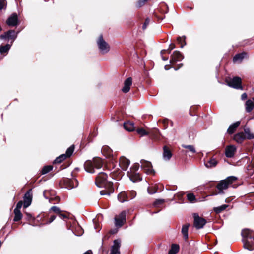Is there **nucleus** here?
I'll list each match as a JSON object with an SVG mask.
<instances>
[{
  "label": "nucleus",
  "mask_w": 254,
  "mask_h": 254,
  "mask_svg": "<svg viewBox=\"0 0 254 254\" xmlns=\"http://www.w3.org/2000/svg\"><path fill=\"white\" fill-rule=\"evenodd\" d=\"M108 175L104 172H99L96 177L95 184L99 188H105L109 189L108 190H102L100 191L101 195L110 196L113 192V183L108 181Z\"/></svg>",
  "instance_id": "f257e3e1"
},
{
  "label": "nucleus",
  "mask_w": 254,
  "mask_h": 254,
  "mask_svg": "<svg viewBox=\"0 0 254 254\" xmlns=\"http://www.w3.org/2000/svg\"><path fill=\"white\" fill-rule=\"evenodd\" d=\"M243 248L249 251L254 250V231L250 229H244L241 232Z\"/></svg>",
  "instance_id": "f03ea898"
},
{
  "label": "nucleus",
  "mask_w": 254,
  "mask_h": 254,
  "mask_svg": "<svg viewBox=\"0 0 254 254\" xmlns=\"http://www.w3.org/2000/svg\"><path fill=\"white\" fill-rule=\"evenodd\" d=\"M237 180V177L231 176L228 177L224 180L220 181L216 186L218 192L215 195L224 193V190H227L230 185Z\"/></svg>",
  "instance_id": "7ed1b4c3"
},
{
  "label": "nucleus",
  "mask_w": 254,
  "mask_h": 254,
  "mask_svg": "<svg viewBox=\"0 0 254 254\" xmlns=\"http://www.w3.org/2000/svg\"><path fill=\"white\" fill-rule=\"evenodd\" d=\"M102 161L100 158H95L93 161L87 160L84 164L85 170L90 173H95L94 169H99L102 167Z\"/></svg>",
  "instance_id": "20e7f679"
},
{
  "label": "nucleus",
  "mask_w": 254,
  "mask_h": 254,
  "mask_svg": "<svg viewBox=\"0 0 254 254\" xmlns=\"http://www.w3.org/2000/svg\"><path fill=\"white\" fill-rule=\"evenodd\" d=\"M97 44L100 52L103 54L107 53L110 51V46L104 39L102 35H100L97 41Z\"/></svg>",
  "instance_id": "39448f33"
},
{
  "label": "nucleus",
  "mask_w": 254,
  "mask_h": 254,
  "mask_svg": "<svg viewBox=\"0 0 254 254\" xmlns=\"http://www.w3.org/2000/svg\"><path fill=\"white\" fill-rule=\"evenodd\" d=\"M74 150V146L71 145L66 151L65 154H61L57 157L54 161V163H60L64 160L66 158L70 157L73 154Z\"/></svg>",
  "instance_id": "423d86ee"
},
{
  "label": "nucleus",
  "mask_w": 254,
  "mask_h": 254,
  "mask_svg": "<svg viewBox=\"0 0 254 254\" xmlns=\"http://www.w3.org/2000/svg\"><path fill=\"white\" fill-rule=\"evenodd\" d=\"M194 226L197 229L202 228L206 223V220L202 217H199L197 213L193 214Z\"/></svg>",
  "instance_id": "0eeeda50"
},
{
  "label": "nucleus",
  "mask_w": 254,
  "mask_h": 254,
  "mask_svg": "<svg viewBox=\"0 0 254 254\" xmlns=\"http://www.w3.org/2000/svg\"><path fill=\"white\" fill-rule=\"evenodd\" d=\"M19 32H16L14 30H9L7 32H4L3 34H1L0 36V38L1 39H5V40H12V42H13L17 37V35Z\"/></svg>",
  "instance_id": "6e6552de"
},
{
  "label": "nucleus",
  "mask_w": 254,
  "mask_h": 254,
  "mask_svg": "<svg viewBox=\"0 0 254 254\" xmlns=\"http://www.w3.org/2000/svg\"><path fill=\"white\" fill-rule=\"evenodd\" d=\"M242 80L240 77H234L227 82V85L231 87L236 89H242Z\"/></svg>",
  "instance_id": "1a4fd4ad"
},
{
  "label": "nucleus",
  "mask_w": 254,
  "mask_h": 254,
  "mask_svg": "<svg viewBox=\"0 0 254 254\" xmlns=\"http://www.w3.org/2000/svg\"><path fill=\"white\" fill-rule=\"evenodd\" d=\"M32 189H29L24 194L23 196V205L24 208L29 207L32 202Z\"/></svg>",
  "instance_id": "9d476101"
},
{
  "label": "nucleus",
  "mask_w": 254,
  "mask_h": 254,
  "mask_svg": "<svg viewBox=\"0 0 254 254\" xmlns=\"http://www.w3.org/2000/svg\"><path fill=\"white\" fill-rule=\"evenodd\" d=\"M6 24L9 26L14 27L18 24V15L17 13H12L7 19Z\"/></svg>",
  "instance_id": "9b49d317"
},
{
  "label": "nucleus",
  "mask_w": 254,
  "mask_h": 254,
  "mask_svg": "<svg viewBox=\"0 0 254 254\" xmlns=\"http://www.w3.org/2000/svg\"><path fill=\"white\" fill-rule=\"evenodd\" d=\"M140 164L141 168L143 169L146 173L151 174L154 172L151 162L142 159L140 161Z\"/></svg>",
  "instance_id": "f8f14e48"
},
{
  "label": "nucleus",
  "mask_w": 254,
  "mask_h": 254,
  "mask_svg": "<svg viewBox=\"0 0 254 254\" xmlns=\"http://www.w3.org/2000/svg\"><path fill=\"white\" fill-rule=\"evenodd\" d=\"M184 58L182 53L179 51H175L171 56L170 63L174 64L177 61H181Z\"/></svg>",
  "instance_id": "ddd939ff"
},
{
  "label": "nucleus",
  "mask_w": 254,
  "mask_h": 254,
  "mask_svg": "<svg viewBox=\"0 0 254 254\" xmlns=\"http://www.w3.org/2000/svg\"><path fill=\"white\" fill-rule=\"evenodd\" d=\"M127 174L130 180L134 183L140 181L142 180L141 175L137 172L127 171Z\"/></svg>",
  "instance_id": "4468645a"
},
{
  "label": "nucleus",
  "mask_w": 254,
  "mask_h": 254,
  "mask_svg": "<svg viewBox=\"0 0 254 254\" xmlns=\"http://www.w3.org/2000/svg\"><path fill=\"white\" fill-rule=\"evenodd\" d=\"M121 247V241L119 239L113 241V245L111 248L110 254H120V248Z\"/></svg>",
  "instance_id": "2eb2a0df"
},
{
  "label": "nucleus",
  "mask_w": 254,
  "mask_h": 254,
  "mask_svg": "<svg viewBox=\"0 0 254 254\" xmlns=\"http://www.w3.org/2000/svg\"><path fill=\"white\" fill-rule=\"evenodd\" d=\"M119 165L124 171H126L130 165V161L126 157L122 156L120 158Z\"/></svg>",
  "instance_id": "dca6fc26"
},
{
  "label": "nucleus",
  "mask_w": 254,
  "mask_h": 254,
  "mask_svg": "<svg viewBox=\"0 0 254 254\" xmlns=\"http://www.w3.org/2000/svg\"><path fill=\"white\" fill-rule=\"evenodd\" d=\"M236 148L234 145H229L225 149V155L228 158H232L234 156Z\"/></svg>",
  "instance_id": "f3484780"
},
{
  "label": "nucleus",
  "mask_w": 254,
  "mask_h": 254,
  "mask_svg": "<svg viewBox=\"0 0 254 254\" xmlns=\"http://www.w3.org/2000/svg\"><path fill=\"white\" fill-rule=\"evenodd\" d=\"M132 79L131 77L127 78L124 82V87H123L122 91L124 93H127L130 90V87L132 85Z\"/></svg>",
  "instance_id": "a211bd4d"
},
{
  "label": "nucleus",
  "mask_w": 254,
  "mask_h": 254,
  "mask_svg": "<svg viewBox=\"0 0 254 254\" xmlns=\"http://www.w3.org/2000/svg\"><path fill=\"white\" fill-rule=\"evenodd\" d=\"M246 111L248 113L251 112L254 108V97L252 100H248L245 103Z\"/></svg>",
  "instance_id": "6ab92c4d"
},
{
  "label": "nucleus",
  "mask_w": 254,
  "mask_h": 254,
  "mask_svg": "<svg viewBox=\"0 0 254 254\" xmlns=\"http://www.w3.org/2000/svg\"><path fill=\"white\" fill-rule=\"evenodd\" d=\"M172 156V154L166 146L163 147V158L164 160L168 161Z\"/></svg>",
  "instance_id": "aec40b11"
},
{
  "label": "nucleus",
  "mask_w": 254,
  "mask_h": 254,
  "mask_svg": "<svg viewBox=\"0 0 254 254\" xmlns=\"http://www.w3.org/2000/svg\"><path fill=\"white\" fill-rule=\"evenodd\" d=\"M240 125V121H237L235 123L230 125L229 128L227 129V133L229 134H233Z\"/></svg>",
  "instance_id": "412c9836"
},
{
  "label": "nucleus",
  "mask_w": 254,
  "mask_h": 254,
  "mask_svg": "<svg viewBox=\"0 0 254 254\" xmlns=\"http://www.w3.org/2000/svg\"><path fill=\"white\" fill-rule=\"evenodd\" d=\"M128 197V194L125 191H123V192H120L118 194V199L120 202L123 203L125 201H127Z\"/></svg>",
  "instance_id": "4be33fe9"
},
{
  "label": "nucleus",
  "mask_w": 254,
  "mask_h": 254,
  "mask_svg": "<svg viewBox=\"0 0 254 254\" xmlns=\"http://www.w3.org/2000/svg\"><path fill=\"white\" fill-rule=\"evenodd\" d=\"M124 128L128 131H132L135 129L134 124L132 122H127L124 124Z\"/></svg>",
  "instance_id": "5701e85b"
},
{
  "label": "nucleus",
  "mask_w": 254,
  "mask_h": 254,
  "mask_svg": "<svg viewBox=\"0 0 254 254\" xmlns=\"http://www.w3.org/2000/svg\"><path fill=\"white\" fill-rule=\"evenodd\" d=\"M217 164L218 161L213 158H210L209 161L204 163L205 166L208 168L215 167Z\"/></svg>",
  "instance_id": "b1692460"
},
{
  "label": "nucleus",
  "mask_w": 254,
  "mask_h": 254,
  "mask_svg": "<svg viewBox=\"0 0 254 254\" xmlns=\"http://www.w3.org/2000/svg\"><path fill=\"white\" fill-rule=\"evenodd\" d=\"M245 139V134L242 132L236 134L234 136V139L238 143H241Z\"/></svg>",
  "instance_id": "393cba45"
},
{
  "label": "nucleus",
  "mask_w": 254,
  "mask_h": 254,
  "mask_svg": "<svg viewBox=\"0 0 254 254\" xmlns=\"http://www.w3.org/2000/svg\"><path fill=\"white\" fill-rule=\"evenodd\" d=\"M189 226L190 224L189 223L186 224L182 226L181 232L183 235V237L185 240H187L188 238V229Z\"/></svg>",
  "instance_id": "a878e982"
},
{
  "label": "nucleus",
  "mask_w": 254,
  "mask_h": 254,
  "mask_svg": "<svg viewBox=\"0 0 254 254\" xmlns=\"http://www.w3.org/2000/svg\"><path fill=\"white\" fill-rule=\"evenodd\" d=\"M247 55L246 53L243 52L241 53L237 54L235 55L233 58V61L234 62H241L242 60L245 58V57Z\"/></svg>",
  "instance_id": "bb28decb"
},
{
  "label": "nucleus",
  "mask_w": 254,
  "mask_h": 254,
  "mask_svg": "<svg viewBox=\"0 0 254 254\" xmlns=\"http://www.w3.org/2000/svg\"><path fill=\"white\" fill-rule=\"evenodd\" d=\"M67 183V188L70 190L73 189L74 187H76L77 186L78 182L76 180H70L68 179L66 180Z\"/></svg>",
  "instance_id": "cd10ccee"
},
{
  "label": "nucleus",
  "mask_w": 254,
  "mask_h": 254,
  "mask_svg": "<svg viewBox=\"0 0 254 254\" xmlns=\"http://www.w3.org/2000/svg\"><path fill=\"white\" fill-rule=\"evenodd\" d=\"M244 130L246 139H252L254 138V133L251 132V130L249 128L245 127Z\"/></svg>",
  "instance_id": "c85d7f7f"
},
{
  "label": "nucleus",
  "mask_w": 254,
  "mask_h": 254,
  "mask_svg": "<svg viewBox=\"0 0 254 254\" xmlns=\"http://www.w3.org/2000/svg\"><path fill=\"white\" fill-rule=\"evenodd\" d=\"M179 251V246L177 244H173L171 249L169 251L168 254H176Z\"/></svg>",
  "instance_id": "c756f323"
},
{
  "label": "nucleus",
  "mask_w": 254,
  "mask_h": 254,
  "mask_svg": "<svg viewBox=\"0 0 254 254\" xmlns=\"http://www.w3.org/2000/svg\"><path fill=\"white\" fill-rule=\"evenodd\" d=\"M11 45L7 44L4 46H0V53L1 54L6 53L8 52L10 49Z\"/></svg>",
  "instance_id": "7c9ffc66"
},
{
  "label": "nucleus",
  "mask_w": 254,
  "mask_h": 254,
  "mask_svg": "<svg viewBox=\"0 0 254 254\" xmlns=\"http://www.w3.org/2000/svg\"><path fill=\"white\" fill-rule=\"evenodd\" d=\"M228 207V205L227 204H223L220 206L214 207L213 208V210L214 212H215L217 214L220 213L224 210H225L227 207Z\"/></svg>",
  "instance_id": "2f4dec72"
},
{
  "label": "nucleus",
  "mask_w": 254,
  "mask_h": 254,
  "mask_svg": "<svg viewBox=\"0 0 254 254\" xmlns=\"http://www.w3.org/2000/svg\"><path fill=\"white\" fill-rule=\"evenodd\" d=\"M14 213L15 214V216L13 219L14 221L17 222L22 219V214L20 210H14Z\"/></svg>",
  "instance_id": "473e14b6"
},
{
  "label": "nucleus",
  "mask_w": 254,
  "mask_h": 254,
  "mask_svg": "<svg viewBox=\"0 0 254 254\" xmlns=\"http://www.w3.org/2000/svg\"><path fill=\"white\" fill-rule=\"evenodd\" d=\"M186 38V37L185 36H182V37L179 36L177 38V40L178 42L181 44V48H182L187 44L185 41Z\"/></svg>",
  "instance_id": "72a5a7b5"
},
{
  "label": "nucleus",
  "mask_w": 254,
  "mask_h": 254,
  "mask_svg": "<svg viewBox=\"0 0 254 254\" xmlns=\"http://www.w3.org/2000/svg\"><path fill=\"white\" fill-rule=\"evenodd\" d=\"M182 146L184 148L188 149L190 152H191L193 154L196 153V150L193 145L183 144Z\"/></svg>",
  "instance_id": "f704fd0d"
},
{
  "label": "nucleus",
  "mask_w": 254,
  "mask_h": 254,
  "mask_svg": "<svg viewBox=\"0 0 254 254\" xmlns=\"http://www.w3.org/2000/svg\"><path fill=\"white\" fill-rule=\"evenodd\" d=\"M117 217L124 224L126 222V213L125 211H123Z\"/></svg>",
  "instance_id": "c9c22d12"
},
{
  "label": "nucleus",
  "mask_w": 254,
  "mask_h": 254,
  "mask_svg": "<svg viewBox=\"0 0 254 254\" xmlns=\"http://www.w3.org/2000/svg\"><path fill=\"white\" fill-rule=\"evenodd\" d=\"M53 166L51 165L45 166L42 170V174H45L49 172L53 169Z\"/></svg>",
  "instance_id": "e433bc0d"
},
{
  "label": "nucleus",
  "mask_w": 254,
  "mask_h": 254,
  "mask_svg": "<svg viewBox=\"0 0 254 254\" xmlns=\"http://www.w3.org/2000/svg\"><path fill=\"white\" fill-rule=\"evenodd\" d=\"M114 220L115 225L117 228H120L124 225V223L122 222V221L118 218L117 216L115 217Z\"/></svg>",
  "instance_id": "4c0bfd02"
},
{
  "label": "nucleus",
  "mask_w": 254,
  "mask_h": 254,
  "mask_svg": "<svg viewBox=\"0 0 254 254\" xmlns=\"http://www.w3.org/2000/svg\"><path fill=\"white\" fill-rule=\"evenodd\" d=\"M165 202V200L163 199H156L153 203V205L155 207H157L160 205L163 204Z\"/></svg>",
  "instance_id": "58836bf2"
},
{
  "label": "nucleus",
  "mask_w": 254,
  "mask_h": 254,
  "mask_svg": "<svg viewBox=\"0 0 254 254\" xmlns=\"http://www.w3.org/2000/svg\"><path fill=\"white\" fill-rule=\"evenodd\" d=\"M137 132L140 134L141 136L148 135V133L143 128H138L136 130Z\"/></svg>",
  "instance_id": "ea45409f"
},
{
  "label": "nucleus",
  "mask_w": 254,
  "mask_h": 254,
  "mask_svg": "<svg viewBox=\"0 0 254 254\" xmlns=\"http://www.w3.org/2000/svg\"><path fill=\"white\" fill-rule=\"evenodd\" d=\"M7 5L6 0H0V10L5 9Z\"/></svg>",
  "instance_id": "a19ab883"
},
{
  "label": "nucleus",
  "mask_w": 254,
  "mask_h": 254,
  "mask_svg": "<svg viewBox=\"0 0 254 254\" xmlns=\"http://www.w3.org/2000/svg\"><path fill=\"white\" fill-rule=\"evenodd\" d=\"M187 196V199L191 202H193L195 200V196L193 193H188Z\"/></svg>",
  "instance_id": "79ce46f5"
},
{
  "label": "nucleus",
  "mask_w": 254,
  "mask_h": 254,
  "mask_svg": "<svg viewBox=\"0 0 254 254\" xmlns=\"http://www.w3.org/2000/svg\"><path fill=\"white\" fill-rule=\"evenodd\" d=\"M50 210L53 211L54 212L57 213V214H59L61 212V210L60 209L56 206H53L50 208Z\"/></svg>",
  "instance_id": "37998d69"
},
{
  "label": "nucleus",
  "mask_w": 254,
  "mask_h": 254,
  "mask_svg": "<svg viewBox=\"0 0 254 254\" xmlns=\"http://www.w3.org/2000/svg\"><path fill=\"white\" fill-rule=\"evenodd\" d=\"M139 168V163H135L132 167H131L129 171L132 172H137Z\"/></svg>",
  "instance_id": "c03bdc74"
},
{
  "label": "nucleus",
  "mask_w": 254,
  "mask_h": 254,
  "mask_svg": "<svg viewBox=\"0 0 254 254\" xmlns=\"http://www.w3.org/2000/svg\"><path fill=\"white\" fill-rule=\"evenodd\" d=\"M105 150L107 151L108 153L107 157H110L112 156V151L110 148L108 147H105L102 150V151H104Z\"/></svg>",
  "instance_id": "a18cd8bd"
},
{
  "label": "nucleus",
  "mask_w": 254,
  "mask_h": 254,
  "mask_svg": "<svg viewBox=\"0 0 254 254\" xmlns=\"http://www.w3.org/2000/svg\"><path fill=\"white\" fill-rule=\"evenodd\" d=\"M148 0H138L137 4V6L138 7H140L142 6H143L145 3Z\"/></svg>",
  "instance_id": "49530a36"
},
{
  "label": "nucleus",
  "mask_w": 254,
  "mask_h": 254,
  "mask_svg": "<svg viewBox=\"0 0 254 254\" xmlns=\"http://www.w3.org/2000/svg\"><path fill=\"white\" fill-rule=\"evenodd\" d=\"M23 205V202L22 201H19L16 206V208L14 209V210H20V209L21 208Z\"/></svg>",
  "instance_id": "de8ad7c7"
},
{
  "label": "nucleus",
  "mask_w": 254,
  "mask_h": 254,
  "mask_svg": "<svg viewBox=\"0 0 254 254\" xmlns=\"http://www.w3.org/2000/svg\"><path fill=\"white\" fill-rule=\"evenodd\" d=\"M149 22H150V19L149 18H146L145 19V22H144V24H143V25L142 26V29L143 30H145L147 26L149 23Z\"/></svg>",
  "instance_id": "09e8293b"
},
{
  "label": "nucleus",
  "mask_w": 254,
  "mask_h": 254,
  "mask_svg": "<svg viewBox=\"0 0 254 254\" xmlns=\"http://www.w3.org/2000/svg\"><path fill=\"white\" fill-rule=\"evenodd\" d=\"M56 217L55 215H52L50 217L48 222H47V224H50V223H52L56 219Z\"/></svg>",
  "instance_id": "8fccbe9b"
},
{
  "label": "nucleus",
  "mask_w": 254,
  "mask_h": 254,
  "mask_svg": "<svg viewBox=\"0 0 254 254\" xmlns=\"http://www.w3.org/2000/svg\"><path fill=\"white\" fill-rule=\"evenodd\" d=\"M59 216L61 219H63V220L68 218V216L67 215H66L65 214H62V213H61V212L59 214Z\"/></svg>",
  "instance_id": "3c124183"
},
{
  "label": "nucleus",
  "mask_w": 254,
  "mask_h": 254,
  "mask_svg": "<svg viewBox=\"0 0 254 254\" xmlns=\"http://www.w3.org/2000/svg\"><path fill=\"white\" fill-rule=\"evenodd\" d=\"M175 48V45L174 44H172V43H171L169 45V49H170V50H169V53H171V50H172L173 49H174V48Z\"/></svg>",
  "instance_id": "603ef678"
},
{
  "label": "nucleus",
  "mask_w": 254,
  "mask_h": 254,
  "mask_svg": "<svg viewBox=\"0 0 254 254\" xmlns=\"http://www.w3.org/2000/svg\"><path fill=\"white\" fill-rule=\"evenodd\" d=\"M128 194H130L131 196V198L130 199H133L135 196V192L134 191H129V193H128Z\"/></svg>",
  "instance_id": "864d4df0"
},
{
  "label": "nucleus",
  "mask_w": 254,
  "mask_h": 254,
  "mask_svg": "<svg viewBox=\"0 0 254 254\" xmlns=\"http://www.w3.org/2000/svg\"><path fill=\"white\" fill-rule=\"evenodd\" d=\"M147 191L150 194H153L156 193V191L151 190L149 188H148Z\"/></svg>",
  "instance_id": "5fc2aeb1"
},
{
  "label": "nucleus",
  "mask_w": 254,
  "mask_h": 254,
  "mask_svg": "<svg viewBox=\"0 0 254 254\" xmlns=\"http://www.w3.org/2000/svg\"><path fill=\"white\" fill-rule=\"evenodd\" d=\"M247 98V95L246 93H244L242 94L241 95V99L242 100H244L245 99H246Z\"/></svg>",
  "instance_id": "6e6d98bb"
},
{
  "label": "nucleus",
  "mask_w": 254,
  "mask_h": 254,
  "mask_svg": "<svg viewBox=\"0 0 254 254\" xmlns=\"http://www.w3.org/2000/svg\"><path fill=\"white\" fill-rule=\"evenodd\" d=\"M169 50H170V49H169V48L167 50H162L161 51L160 54H161V55H163L165 53V52H167L169 54H170Z\"/></svg>",
  "instance_id": "4d7b16f0"
},
{
  "label": "nucleus",
  "mask_w": 254,
  "mask_h": 254,
  "mask_svg": "<svg viewBox=\"0 0 254 254\" xmlns=\"http://www.w3.org/2000/svg\"><path fill=\"white\" fill-rule=\"evenodd\" d=\"M118 231V229H113V230H111L110 231V233L112 234H114L115 233H116Z\"/></svg>",
  "instance_id": "13d9d810"
},
{
  "label": "nucleus",
  "mask_w": 254,
  "mask_h": 254,
  "mask_svg": "<svg viewBox=\"0 0 254 254\" xmlns=\"http://www.w3.org/2000/svg\"><path fill=\"white\" fill-rule=\"evenodd\" d=\"M249 168H253V172L254 173V161L251 163V164L248 166Z\"/></svg>",
  "instance_id": "bf43d9fd"
},
{
  "label": "nucleus",
  "mask_w": 254,
  "mask_h": 254,
  "mask_svg": "<svg viewBox=\"0 0 254 254\" xmlns=\"http://www.w3.org/2000/svg\"><path fill=\"white\" fill-rule=\"evenodd\" d=\"M183 66V64L180 63L178 64V67L177 68H174V69L175 70H178L179 68H180Z\"/></svg>",
  "instance_id": "052dcab7"
},
{
  "label": "nucleus",
  "mask_w": 254,
  "mask_h": 254,
  "mask_svg": "<svg viewBox=\"0 0 254 254\" xmlns=\"http://www.w3.org/2000/svg\"><path fill=\"white\" fill-rule=\"evenodd\" d=\"M162 55V59L163 61H167L168 59V57H165L163 56V55Z\"/></svg>",
  "instance_id": "680f3d73"
},
{
  "label": "nucleus",
  "mask_w": 254,
  "mask_h": 254,
  "mask_svg": "<svg viewBox=\"0 0 254 254\" xmlns=\"http://www.w3.org/2000/svg\"><path fill=\"white\" fill-rule=\"evenodd\" d=\"M83 254H92V251L91 250H88L84 253Z\"/></svg>",
  "instance_id": "e2e57ef3"
},
{
  "label": "nucleus",
  "mask_w": 254,
  "mask_h": 254,
  "mask_svg": "<svg viewBox=\"0 0 254 254\" xmlns=\"http://www.w3.org/2000/svg\"><path fill=\"white\" fill-rule=\"evenodd\" d=\"M165 69L166 70H168L169 69V68H168V65H165Z\"/></svg>",
  "instance_id": "0e129e2a"
},
{
  "label": "nucleus",
  "mask_w": 254,
  "mask_h": 254,
  "mask_svg": "<svg viewBox=\"0 0 254 254\" xmlns=\"http://www.w3.org/2000/svg\"><path fill=\"white\" fill-rule=\"evenodd\" d=\"M45 191H46L45 190H44V191H43V195L44 196V197H45V198L47 199L48 198H47V197H46L45 196Z\"/></svg>",
  "instance_id": "69168bd1"
},
{
  "label": "nucleus",
  "mask_w": 254,
  "mask_h": 254,
  "mask_svg": "<svg viewBox=\"0 0 254 254\" xmlns=\"http://www.w3.org/2000/svg\"><path fill=\"white\" fill-rule=\"evenodd\" d=\"M251 119H254V114L253 117L251 118Z\"/></svg>",
  "instance_id": "338daca9"
},
{
  "label": "nucleus",
  "mask_w": 254,
  "mask_h": 254,
  "mask_svg": "<svg viewBox=\"0 0 254 254\" xmlns=\"http://www.w3.org/2000/svg\"><path fill=\"white\" fill-rule=\"evenodd\" d=\"M1 241H0V247L1 246Z\"/></svg>",
  "instance_id": "774afa93"
}]
</instances>
